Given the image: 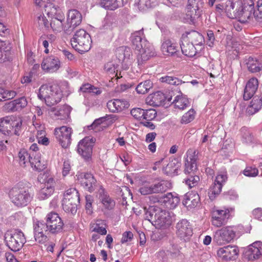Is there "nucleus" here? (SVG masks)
Wrapping results in <instances>:
<instances>
[{"label":"nucleus","instance_id":"nucleus-50","mask_svg":"<svg viewBox=\"0 0 262 262\" xmlns=\"http://www.w3.org/2000/svg\"><path fill=\"white\" fill-rule=\"evenodd\" d=\"M16 93L13 91H8L0 86V101H6L14 98Z\"/></svg>","mask_w":262,"mask_h":262},{"label":"nucleus","instance_id":"nucleus-14","mask_svg":"<svg viewBox=\"0 0 262 262\" xmlns=\"http://www.w3.org/2000/svg\"><path fill=\"white\" fill-rule=\"evenodd\" d=\"M262 255V242L256 241L248 246L244 251L245 258L248 260L258 259Z\"/></svg>","mask_w":262,"mask_h":262},{"label":"nucleus","instance_id":"nucleus-47","mask_svg":"<svg viewBox=\"0 0 262 262\" xmlns=\"http://www.w3.org/2000/svg\"><path fill=\"white\" fill-rule=\"evenodd\" d=\"M109 119H111L113 120H116L117 119V118L114 115H106L104 117L96 119L91 125H88L86 127L89 130L93 129L96 126L101 124L104 120Z\"/></svg>","mask_w":262,"mask_h":262},{"label":"nucleus","instance_id":"nucleus-6","mask_svg":"<svg viewBox=\"0 0 262 262\" xmlns=\"http://www.w3.org/2000/svg\"><path fill=\"white\" fill-rule=\"evenodd\" d=\"M4 238L7 246L14 252L20 250L26 242L24 233L18 230L7 231Z\"/></svg>","mask_w":262,"mask_h":262},{"label":"nucleus","instance_id":"nucleus-42","mask_svg":"<svg viewBox=\"0 0 262 262\" xmlns=\"http://www.w3.org/2000/svg\"><path fill=\"white\" fill-rule=\"evenodd\" d=\"M106 226L105 221L97 220L93 230L101 235H105L107 233Z\"/></svg>","mask_w":262,"mask_h":262},{"label":"nucleus","instance_id":"nucleus-17","mask_svg":"<svg viewBox=\"0 0 262 262\" xmlns=\"http://www.w3.org/2000/svg\"><path fill=\"white\" fill-rule=\"evenodd\" d=\"M60 67V60L57 57L54 55L45 58L41 63V68L46 72H55L59 69Z\"/></svg>","mask_w":262,"mask_h":262},{"label":"nucleus","instance_id":"nucleus-37","mask_svg":"<svg viewBox=\"0 0 262 262\" xmlns=\"http://www.w3.org/2000/svg\"><path fill=\"white\" fill-rule=\"evenodd\" d=\"M172 103L176 108H178L181 110L185 109L190 105V102L188 99L182 95L177 96Z\"/></svg>","mask_w":262,"mask_h":262},{"label":"nucleus","instance_id":"nucleus-38","mask_svg":"<svg viewBox=\"0 0 262 262\" xmlns=\"http://www.w3.org/2000/svg\"><path fill=\"white\" fill-rule=\"evenodd\" d=\"M64 18V17L63 16L60 18L57 17L51 19L50 25L53 31L60 32L63 30L65 31L64 26L66 24H64L63 23Z\"/></svg>","mask_w":262,"mask_h":262},{"label":"nucleus","instance_id":"nucleus-20","mask_svg":"<svg viewBox=\"0 0 262 262\" xmlns=\"http://www.w3.org/2000/svg\"><path fill=\"white\" fill-rule=\"evenodd\" d=\"M217 255L222 259L229 260H231L234 256L238 255V249L236 246L230 245L220 248L217 250Z\"/></svg>","mask_w":262,"mask_h":262},{"label":"nucleus","instance_id":"nucleus-46","mask_svg":"<svg viewBox=\"0 0 262 262\" xmlns=\"http://www.w3.org/2000/svg\"><path fill=\"white\" fill-rule=\"evenodd\" d=\"M101 203L105 209L111 210L115 205V201L108 195L103 194L101 198Z\"/></svg>","mask_w":262,"mask_h":262},{"label":"nucleus","instance_id":"nucleus-52","mask_svg":"<svg viewBox=\"0 0 262 262\" xmlns=\"http://www.w3.org/2000/svg\"><path fill=\"white\" fill-rule=\"evenodd\" d=\"M160 80L162 82H165L173 85H178L182 83V81L181 80L176 77L171 76H165L162 77Z\"/></svg>","mask_w":262,"mask_h":262},{"label":"nucleus","instance_id":"nucleus-21","mask_svg":"<svg viewBox=\"0 0 262 262\" xmlns=\"http://www.w3.org/2000/svg\"><path fill=\"white\" fill-rule=\"evenodd\" d=\"M161 50L163 54L167 56L177 55L178 47L169 39H165L162 42Z\"/></svg>","mask_w":262,"mask_h":262},{"label":"nucleus","instance_id":"nucleus-41","mask_svg":"<svg viewBox=\"0 0 262 262\" xmlns=\"http://www.w3.org/2000/svg\"><path fill=\"white\" fill-rule=\"evenodd\" d=\"M152 87V83L149 80H145L140 82L136 88V91L138 94H144L146 93Z\"/></svg>","mask_w":262,"mask_h":262},{"label":"nucleus","instance_id":"nucleus-18","mask_svg":"<svg viewBox=\"0 0 262 262\" xmlns=\"http://www.w3.org/2000/svg\"><path fill=\"white\" fill-rule=\"evenodd\" d=\"M82 21V15L79 11L76 9L70 10L67 15V23L66 24L65 32L70 28H75L79 25Z\"/></svg>","mask_w":262,"mask_h":262},{"label":"nucleus","instance_id":"nucleus-13","mask_svg":"<svg viewBox=\"0 0 262 262\" xmlns=\"http://www.w3.org/2000/svg\"><path fill=\"white\" fill-rule=\"evenodd\" d=\"M54 0H35V3L38 6L45 5V12L49 17L53 18L54 17H61L63 16V13L61 9L58 7L51 3Z\"/></svg>","mask_w":262,"mask_h":262},{"label":"nucleus","instance_id":"nucleus-31","mask_svg":"<svg viewBox=\"0 0 262 262\" xmlns=\"http://www.w3.org/2000/svg\"><path fill=\"white\" fill-rule=\"evenodd\" d=\"M245 63L248 70L251 73L259 72L262 70V64L256 58L249 57L245 59Z\"/></svg>","mask_w":262,"mask_h":262},{"label":"nucleus","instance_id":"nucleus-10","mask_svg":"<svg viewBox=\"0 0 262 262\" xmlns=\"http://www.w3.org/2000/svg\"><path fill=\"white\" fill-rule=\"evenodd\" d=\"M38 180L41 182L43 179V186L39 190L38 197L39 200H45L50 196L54 191L55 181L54 179L48 176V173H44L38 177Z\"/></svg>","mask_w":262,"mask_h":262},{"label":"nucleus","instance_id":"nucleus-35","mask_svg":"<svg viewBox=\"0 0 262 262\" xmlns=\"http://www.w3.org/2000/svg\"><path fill=\"white\" fill-rule=\"evenodd\" d=\"M181 48L182 53L185 56L193 57L196 54V51L193 44L186 40L182 41Z\"/></svg>","mask_w":262,"mask_h":262},{"label":"nucleus","instance_id":"nucleus-57","mask_svg":"<svg viewBox=\"0 0 262 262\" xmlns=\"http://www.w3.org/2000/svg\"><path fill=\"white\" fill-rule=\"evenodd\" d=\"M85 209L86 213L88 215H92L93 212L92 203L94 202V199L93 196L91 195H86L85 196Z\"/></svg>","mask_w":262,"mask_h":262},{"label":"nucleus","instance_id":"nucleus-34","mask_svg":"<svg viewBox=\"0 0 262 262\" xmlns=\"http://www.w3.org/2000/svg\"><path fill=\"white\" fill-rule=\"evenodd\" d=\"M96 180L91 173H85L83 178V186L84 188L91 192L95 190Z\"/></svg>","mask_w":262,"mask_h":262},{"label":"nucleus","instance_id":"nucleus-11","mask_svg":"<svg viewBox=\"0 0 262 262\" xmlns=\"http://www.w3.org/2000/svg\"><path fill=\"white\" fill-rule=\"evenodd\" d=\"M72 128L66 126L56 128L54 136L62 147L67 148L71 144Z\"/></svg>","mask_w":262,"mask_h":262},{"label":"nucleus","instance_id":"nucleus-40","mask_svg":"<svg viewBox=\"0 0 262 262\" xmlns=\"http://www.w3.org/2000/svg\"><path fill=\"white\" fill-rule=\"evenodd\" d=\"M71 107L67 105H64L55 110L54 114L58 117V119L64 120L69 117Z\"/></svg>","mask_w":262,"mask_h":262},{"label":"nucleus","instance_id":"nucleus-63","mask_svg":"<svg viewBox=\"0 0 262 262\" xmlns=\"http://www.w3.org/2000/svg\"><path fill=\"white\" fill-rule=\"evenodd\" d=\"M131 115L136 119L143 120V116H144V111L140 108H134L130 111Z\"/></svg>","mask_w":262,"mask_h":262},{"label":"nucleus","instance_id":"nucleus-12","mask_svg":"<svg viewBox=\"0 0 262 262\" xmlns=\"http://www.w3.org/2000/svg\"><path fill=\"white\" fill-rule=\"evenodd\" d=\"M176 234L181 240L188 241L192 235V228L186 219L180 221L176 225Z\"/></svg>","mask_w":262,"mask_h":262},{"label":"nucleus","instance_id":"nucleus-39","mask_svg":"<svg viewBox=\"0 0 262 262\" xmlns=\"http://www.w3.org/2000/svg\"><path fill=\"white\" fill-rule=\"evenodd\" d=\"M201 8L187 7L186 16L190 19V22L194 23L195 21L201 15Z\"/></svg>","mask_w":262,"mask_h":262},{"label":"nucleus","instance_id":"nucleus-15","mask_svg":"<svg viewBox=\"0 0 262 262\" xmlns=\"http://www.w3.org/2000/svg\"><path fill=\"white\" fill-rule=\"evenodd\" d=\"M187 158L185 160L184 172L186 174H191L196 170L197 154L195 150L191 149L188 150L186 153Z\"/></svg>","mask_w":262,"mask_h":262},{"label":"nucleus","instance_id":"nucleus-16","mask_svg":"<svg viewBox=\"0 0 262 262\" xmlns=\"http://www.w3.org/2000/svg\"><path fill=\"white\" fill-rule=\"evenodd\" d=\"M156 53L154 47L149 43L145 45L144 47L139 51L137 60L139 65H142L151 57L156 56Z\"/></svg>","mask_w":262,"mask_h":262},{"label":"nucleus","instance_id":"nucleus-29","mask_svg":"<svg viewBox=\"0 0 262 262\" xmlns=\"http://www.w3.org/2000/svg\"><path fill=\"white\" fill-rule=\"evenodd\" d=\"M154 193H163L171 187L170 183L163 180H155L151 183Z\"/></svg>","mask_w":262,"mask_h":262},{"label":"nucleus","instance_id":"nucleus-30","mask_svg":"<svg viewBox=\"0 0 262 262\" xmlns=\"http://www.w3.org/2000/svg\"><path fill=\"white\" fill-rule=\"evenodd\" d=\"M262 106V95L254 96L247 108L246 113L249 115H252L257 113Z\"/></svg>","mask_w":262,"mask_h":262},{"label":"nucleus","instance_id":"nucleus-3","mask_svg":"<svg viewBox=\"0 0 262 262\" xmlns=\"http://www.w3.org/2000/svg\"><path fill=\"white\" fill-rule=\"evenodd\" d=\"M11 202L17 207L27 206L32 200L33 194L27 187L18 183L13 187L8 193Z\"/></svg>","mask_w":262,"mask_h":262},{"label":"nucleus","instance_id":"nucleus-32","mask_svg":"<svg viewBox=\"0 0 262 262\" xmlns=\"http://www.w3.org/2000/svg\"><path fill=\"white\" fill-rule=\"evenodd\" d=\"M127 0H100L99 5L106 9L114 10L123 6Z\"/></svg>","mask_w":262,"mask_h":262},{"label":"nucleus","instance_id":"nucleus-54","mask_svg":"<svg viewBox=\"0 0 262 262\" xmlns=\"http://www.w3.org/2000/svg\"><path fill=\"white\" fill-rule=\"evenodd\" d=\"M195 112L193 108L190 109L187 113L183 115L181 118V123L187 124L192 121L195 117Z\"/></svg>","mask_w":262,"mask_h":262},{"label":"nucleus","instance_id":"nucleus-64","mask_svg":"<svg viewBox=\"0 0 262 262\" xmlns=\"http://www.w3.org/2000/svg\"><path fill=\"white\" fill-rule=\"evenodd\" d=\"M118 67V64L112 61L108 62L104 66L105 71L109 73H115Z\"/></svg>","mask_w":262,"mask_h":262},{"label":"nucleus","instance_id":"nucleus-43","mask_svg":"<svg viewBox=\"0 0 262 262\" xmlns=\"http://www.w3.org/2000/svg\"><path fill=\"white\" fill-rule=\"evenodd\" d=\"M181 249L182 248L178 245L172 244L171 245L168 252L172 258L181 259L183 257V254L181 252Z\"/></svg>","mask_w":262,"mask_h":262},{"label":"nucleus","instance_id":"nucleus-53","mask_svg":"<svg viewBox=\"0 0 262 262\" xmlns=\"http://www.w3.org/2000/svg\"><path fill=\"white\" fill-rule=\"evenodd\" d=\"M83 52L89 51L92 47V40L89 34L84 31L83 34Z\"/></svg>","mask_w":262,"mask_h":262},{"label":"nucleus","instance_id":"nucleus-33","mask_svg":"<svg viewBox=\"0 0 262 262\" xmlns=\"http://www.w3.org/2000/svg\"><path fill=\"white\" fill-rule=\"evenodd\" d=\"M127 104L126 101L124 100L120 99L111 100L107 103V107L110 112L114 113L122 111Z\"/></svg>","mask_w":262,"mask_h":262},{"label":"nucleus","instance_id":"nucleus-55","mask_svg":"<svg viewBox=\"0 0 262 262\" xmlns=\"http://www.w3.org/2000/svg\"><path fill=\"white\" fill-rule=\"evenodd\" d=\"M101 92L102 91L99 88L95 87L89 83L83 84V93H89L94 95H99Z\"/></svg>","mask_w":262,"mask_h":262},{"label":"nucleus","instance_id":"nucleus-24","mask_svg":"<svg viewBox=\"0 0 262 262\" xmlns=\"http://www.w3.org/2000/svg\"><path fill=\"white\" fill-rule=\"evenodd\" d=\"M199 201L200 196L198 193H187L184 195L182 203L188 209H191L195 207Z\"/></svg>","mask_w":262,"mask_h":262},{"label":"nucleus","instance_id":"nucleus-2","mask_svg":"<svg viewBox=\"0 0 262 262\" xmlns=\"http://www.w3.org/2000/svg\"><path fill=\"white\" fill-rule=\"evenodd\" d=\"M144 218L157 228H167L171 224L169 213L158 206L145 207Z\"/></svg>","mask_w":262,"mask_h":262},{"label":"nucleus","instance_id":"nucleus-51","mask_svg":"<svg viewBox=\"0 0 262 262\" xmlns=\"http://www.w3.org/2000/svg\"><path fill=\"white\" fill-rule=\"evenodd\" d=\"M223 186L217 183L214 182L213 185L210 187L208 191V195L211 200L214 199L216 195L220 193Z\"/></svg>","mask_w":262,"mask_h":262},{"label":"nucleus","instance_id":"nucleus-49","mask_svg":"<svg viewBox=\"0 0 262 262\" xmlns=\"http://www.w3.org/2000/svg\"><path fill=\"white\" fill-rule=\"evenodd\" d=\"M180 166V163L174 159L171 161L166 166L165 170L168 174L177 172L178 168Z\"/></svg>","mask_w":262,"mask_h":262},{"label":"nucleus","instance_id":"nucleus-59","mask_svg":"<svg viewBox=\"0 0 262 262\" xmlns=\"http://www.w3.org/2000/svg\"><path fill=\"white\" fill-rule=\"evenodd\" d=\"M200 181L199 176L195 175H190L188 178L184 179L185 184L188 186L189 188L195 186Z\"/></svg>","mask_w":262,"mask_h":262},{"label":"nucleus","instance_id":"nucleus-22","mask_svg":"<svg viewBox=\"0 0 262 262\" xmlns=\"http://www.w3.org/2000/svg\"><path fill=\"white\" fill-rule=\"evenodd\" d=\"M258 86V81L257 78H252L247 82L244 89L243 98L245 100L251 99L256 92Z\"/></svg>","mask_w":262,"mask_h":262},{"label":"nucleus","instance_id":"nucleus-7","mask_svg":"<svg viewBox=\"0 0 262 262\" xmlns=\"http://www.w3.org/2000/svg\"><path fill=\"white\" fill-rule=\"evenodd\" d=\"M43 229L51 234H57L62 231L63 223L58 214L55 212L48 213L46 222L38 221Z\"/></svg>","mask_w":262,"mask_h":262},{"label":"nucleus","instance_id":"nucleus-28","mask_svg":"<svg viewBox=\"0 0 262 262\" xmlns=\"http://www.w3.org/2000/svg\"><path fill=\"white\" fill-rule=\"evenodd\" d=\"M11 47L9 43L0 40V62L3 63L12 60Z\"/></svg>","mask_w":262,"mask_h":262},{"label":"nucleus","instance_id":"nucleus-45","mask_svg":"<svg viewBox=\"0 0 262 262\" xmlns=\"http://www.w3.org/2000/svg\"><path fill=\"white\" fill-rule=\"evenodd\" d=\"M157 3V0H139L138 6L140 11H143L156 6Z\"/></svg>","mask_w":262,"mask_h":262},{"label":"nucleus","instance_id":"nucleus-9","mask_svg":"<svg viewBox=\"0 0 262 262\" xmlns=\"http://www.w3.org/2000/svg\"><path fill=\"white\" fill-rule=\"evenodd\" d=\"M235 237V231L231 226H226L216 230L214 234L213 241L219 245L231 242Z\"/></svg>","mask_w":262,"mask_h":262},{"label":"nucleus","instance_id":"nucleus-36","mask_svg":"<svg viewBox=\"0 0 262 262\" xmlns=\"http://www.w3.org/2000/svg\"><path fill=\"white\" fill-rule=\"evenodd\" d=\"M82 39V32L81 29L77 30L73 37L71 39V45L73 49L78 53L82 54V45L81 42Z\"/></svg>","mask_w":262,"mask_h":262},{"label":"nucleus","instance_id":"nucleus-48","mask_svg":"<svg viewBox=\"0 0 262 262\" xmlns=\"http://www.w3.org/2000/svg\"><path fill=\"white\" fill-rule=\"evenodd\" d=\"M190 38L191 39V43L194 46H201L204 42L203 36L198 32L194 31L190 34Z\"/></svg>","mask_w":262,"mask_h":262},{"label":"nucleus","instance_id":"nucleus-56","mask_svg":"<svg viewBox=\"0 0 262 262\" xmlns=\"http://www.w3.org/2000/svg\"><path fill=\"white\" fill-rule=\"evenodd\" d=\"M139 191L142 195H147L153 194V189L152 188L151 183L145 182L140 186Z\"/></svg>","mask_w":262,"mask_h":262},{"label":"nucleus","instance_id":"nucleus-27","mask_svg":"<svg viewBox=\"0 0 262 262\" xmlns=\"http://www.w3.org/2000/svg\"><path fill=\"white\" fill-rule=\"evenodd\" d=\"M46 232H48L46 229H43L39 222H37L34 225V236L36 242L39 244L45 243L48 240Z\"/></svg>","mask_w":262,"mask_h":262},{"label":"nucleus","instance_id":"nucleus-61","mask_svg":"<svg viewBox=\"0 0 262 262\" xmlns=\"http://www.w3.org/2000/svg\"><path fill=\"white\" fill-rule=\"evenodd\" d=\"M152 104L156 105L160 104L164 100V94L161 92L155 93L151 96Z\"/></svg>","mask_w":262,"mask_h":262},{"label":"nucleus","instance_id":"nucleus-1","mask_svg":"<svg viewBox=\"0 0 262 262\" xmlns=\"http://www.w3.org/2000/svg\"><path fill=\"white\" fill-rule=\"evenodd\" d=\"M254 3L246 0L243 4L241 0H228L226 4L225 12L228 17L238 18L242 23L248 21L254 14Z\"/></svg>","mask_w":262,"mask_h":262},{"label":"nucleus","instance_id":"nucleus-58","mask_svg":"<svg viewBox=\"0 0 262 262\" xmlns=\"http://www.w3.org/2000/svg\"><path fill=\"white\" fill-rule=\"evenodd\" d=\"M33 160H32L30 165L32 167L34 168L35 170L41 171L46 167L45 164L42 163L39 158L34 157L33 158Z\"/></svg>","mask_w":262,"mask_h":262},{"label":"nucleus","instance_id":"nucleus-4","mask_svg":"<svg viewBox=\"0 0 262 262\" xmlns=\"http://www.w3.org/2000/svg\"><path fill=\"white\" fill-rule=\"evenodd\" d=\"M64 95L66 94H63L56 85L43 84L40 87L37 96L39 99L44 100L47 105L51 106L59 102Z\"/></svg>","mask_w":262,"mask_h":262},{"label":"nucleus","instance_id":"nucleus-8","mask_svg":"<svg viewBox=\"0 0 262 262\" xmlns=\"http://www.w3.org/2000/svg\"><path fill=\"white\" fill-rule=\"evenodd\" d=\"M233 210L232 208L225 207L213 208L211 212L212 225L219 228L226 224L230 216V212Z\"/></svg>","mask_w":262,"mask_h":262},{"label":"nucleus","instance_id":"nucleus-19","mask_svg":"<svg viewBox=\"0 0 262 262\" xmlns=\"http://www.w3.org/2000/svg\"><path fill=\"white\" fill-rule=\"evenodd\" d=\"M95 138L88 136L83 139V159L88 163L92 160L93 147L95 143Z\"/></svg>","mask_w":262,"mask_h":262},{"label":"nucleus","instance_id":"nucleus-5","mask_svg":"<svg viewBox=\"0 0 262 262\" xmlns=\"http://www.w3.org/2000/svg\"><path fill=\"white\" fill-rule=\"evenodd\" d=\"M80 203V194L74 188H71L65 191L62 201L63 210L75 214L77 210V204Z\"/></svg>","mask_w":262,"mask_h":262},{"label":"nucleus","instance_id":"nucleus-26","mask_svg":"<svg viewBox=\"0 0 262 262\" xmlns=\"http://www.w3.org/2000/svg\"><path fill=\"white\" fill-rule=\"evenodd\" d=\"M14 121L12 118L9 116L0 119V132L6 136L12 135L11 129Z\"/></svg>","mask_w":262,"mask_h":262},{"label":"nucleus","instance_id":"nucleus-60","mask_svg":"<svg viewBox=\"0 0 262 262\" xmlns=\"http://www.w3.org/2000/svg\"><path fill=\"white\" fill-rule=\"evenodd\" d=\"M118 53L121 55L119 56V60H124L130 56V49L126 47H121L118 49Z\"/></svg>","mask_w":262,"mask_h":262},{"label":"nucleus","instance_id":"nucleus-62","mask_svg":"<svg viewBox=\"0 0 262 262\" xmlns=\"http://www.w3.org/2000/svg\"><path fill=\"white\" fill-rule=\"evenodd\" d=\"M144 114L143 116V120L147 121H151L155 118L157 115V112L155 110L150 108L148 110H144Z\"/></svg>","mask_w":262,"mask_h":262},{"label":"nucleus","instance_id":"nucleus-25","mask_svg":"<svg viewBox=\"0 0 262 262\" xmlns=\"http://www.w3.org/2000/svg\"><path fill=\"white\" fill-rule=\"evenodd\" d=\"M142 34L143 31L141 30L134 33L131 37L133 46L138 51L142 49L145 45L149 42L145 38L141 36Z\"/></svg>","mask_w":262,"mask_h":262},{"label":"nucleus","instance_id":"nucleus-44","mask_svg":"<svg viewBox=\"0 0 262 262\" xmlns=\"http://www.w3.org/2000/svg\"><path fill=\"white\" fill-rule=\"evenodd\" d=\"M18 157L20 165H25L28 162L31 164L32 160H33L31 154L29 153L28 151L24 149L20 150L18 153Z\"/></svg>","mask_w":262,"mask_h":262},{"label":"nucleus","instance_id":"nucleus-23","mask_svg":"<svg viewBox=\"0 0 262 262\" xmlns=\"http://www.w3.org/2000/svg\"><path fill=\"white\" fill-rule=\"evenodd\" d=\"M27 103L26 98L22 97L6 103L5 108L9 112H15L26 107Z\"/></svg>","mask_w":262,"mask_h":262}]
</instances>
